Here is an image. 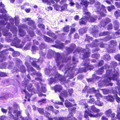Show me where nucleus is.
Instances as JSON below:
<instances>
[{
    "label": "nucleus",
    "mask_w": 120,
    "mask_h": 120,
    "mask_svg": "<svg viewBox=\"0 0 120 120\" xmlns=\"http://www.w3.org/2000/svg\"><path fill=\"white\" fill-rule=\"evenodd\" d=\"M100 49L98 47H97L93 49L92 50V52L93 53L97 52L98 51L100 50Z\"/></svg>",
    "instance_id": "obj_56"
},
{
    "label": "nucleus",
    "mask_w": 120,
    "mask_h": 120,
    "mask_svg": "<svg viewBox=\"0 0 120 120\" xmlns=\"http://www.w3.org/2000/svg\"><path fill=\"white\" fill-rule=\"evenodd\" d=\"M20 42V40L18 38L16 37L11 43V44L12 45H19Z\"/></svg>",
    "instance_id": "obj_12"
},
{
    "label": "nucleus",
    "mask_w": 120,
    "mask_h": 120,
    "mask_svg": "<svg viewBox=\"0 0 120 120\" xmlns=\"http://www.w3.org/2000/svg\"><path fill=\"white\" fill-rule=\"evenodd\" d=\"M32 84L30 83L27 86V89L29 91L33 92L34 91L35 89L32 88Z\"/></svg>",
    "instance_id": "obj_24"
},
{
    "label": "nucleus",
    "mask_w": 120,
    "mask_h": 120,
    "mask_svg": "<svg viewBox=\"0 0 120 120\" xmlns=\"http://www.w3.org/2000/svg\"><path fill=\"white\" fill-rule=\"evenodd\" d=\"M112 23L109 24L107 26V29L108 30H112Z\"/></svg>",
    "instance_id": "obj_61"
},
{
    "label": "nucleus",
    "mask_w": 120,
    "mask_h": 120,
    "mask_svg": "<svg viewBox=\"0 0 120 120\" xmlns=\"http://www.w3.org/2000/svg\"><path fill=\"white\" fill-rule=\"evenodd\" d=\"M90 109L94 113H98L100 111V109L96 108L94 105L91 106Z\"/></svg>",
    "instance_id": "obj_18"
},
{
    "label": "nucleus",
    "mask_w": 120,
    "mask_h": 120,
    "mask_svg": "<svg viewBox=\"0 0 120 120\" xmlns=\"http://www.w3.org/2000/svg\"><path fill=\"white\" fill-rule=\"evenodd\" d=\"M106 45L108 46V47L106 48L107 52L109 53H112L113 52V50L112 48L109 45L106 44Z\"/></svg>",
    "instance_id": "obj_36"
},
{
    "label": "nucleus",
    "mask_w": 120,
    "mask_h": 120,
    "mask_svg": "<svg viewBox=\"0 0 120 120\" xmlns=\"http://www.w3.org/2000/svg\"><path fill=\"white\" fill-rule=\"evenodd\" d=\"M95 99L93 98H91L88 100V103H90L91 104H94L95 103Z\"/></svg>",
    "instance_id": "obj_59"
},
{
    "label": "nucleus",
    "mask_w": 120,
    "mask_h": 120,
    "mask_svg": "<svg viewBox=\"0 0 120 120\" xmlns=\"http://www.w3.org/2000/svg\"><path fill=\"white\" fill-rule=\"evenodd\" d=\"M43 38L47 42H50L52 41V39L51 38L45 35H43Z\"/></svg>",
    "instance_id": "obj_31"
},
{
    "label": "nucleus",
    "mask_w": 120,
    "mask_h": 120,
    "mask_svg": "<svg viewBox=\"0 0 120 120\" xmlns=\"http://www.w3.org/2000/svg\"><path fill=\"white\" fill-rule=\"evenodd\" d=\"M12 106L14 110L15 109H18L20 108L19 105L17 104L15 102H14L13 103Z\"/></svg>",
    "instance_id": "obj_47"
},
{
    "label": "nucleus",
    "mask_w": 120,
    "mask_h": 120,
    "mask_svg": "<svg viewBox=\"0 0 120 120\" xmlns=\"http://www.w3.org/2000/svg\"><path fill=\"white\" fill-rule=\"evenodd\" d=\"M97 113L95 114V118L100 117L103 114V113L102 112Z\"/></svg>",
    "instance_id": "obj_54"
},
{
    "label": "nucleus",
    "mask_w": 120,
    "mask_h": 120,
    "mask_svg": "<svg viewBox=\"0 0 120 120\" xmlns=\"http://www.w3.org/2000/svg\"><path fill=\"white\" fill-rule=\"evenodd\" d=\"M38 50V46H36L34 45L32 46L31 50L33 53H34L36 51Z\"/></svg>",
    "instance_id": "obj_33"
},
{
    "label": "nucleus",
    "mask_w": 120,
    "mask_h": 120,
    "mask_svg": "<svg viewBox=\"0 0 120 120\" xmlns=\"http://www.w3.org/2000/svg\"><path fill=\"white\" fill-rule=\"evenodd\" d=\"M87 31V29L86 27H83L80 28L79 30V34L82 35L83 34L85 33Z\"/></svg>",
    "instance_id": "obj_22"
},
{
    "label": "nucleus",
    "mask_w": 120,
    "mask_h": 120,
    "mask_svg": "<svg viewBox=\"0 0 120 120\" xmlns=\"http://www.w3.org/2000/svg\"><path fill=\"white\" fill-rule=\"evenodd\" d=\"M112 38L111 36H106L105 38H102L101 40L104 42L107 41Z\"/></svg>",
    "instance_id": "obj_38"
},
{
    "label": "nucleus",
    "mask_w": 120,
    "mask_h": 120,
    "mask_svg": "<svg viewBox=\"0 0 120 120\" xmlns=\"http://www.w3.org/2000/svg\"><path fill=\"white\" fill-rule=\"evenodd\" d=\"M22 61L19 59H16L15 64L16 65H19L22 64Z\"/></svg>",
    "instance_id": "obj_52"
},
{
    "label": "nucleus",
    "mask_w": 120,
    "mask_h": 120,
    "mask_svg": "<svg viewBox=\"0 0 120 120\" xmlns=\"http://www.w3.org/2000/svg\"><path fill=\"white\" fill-rule=\"evenodd\" d=\"M98 27H94L92 28V31L90 32V33L93 35L94 37H96V35L98 34Z\"/></svg>",
    "instance_id": "obj_8"
},
{
    "label": "nucleus",
    "mask_w": 120,
    "mask_h": 120,
    "mask_svg": "<svg viewBox=\"0 0 120 120\" xmlns=\"http://www.w3.org/2000/svg\"><path fill=\"white\" fill-rule=\"evenodd\" d=\"M87 21L85 16L82 17L79 20V24L80 25H86Z\"/></svg>",
    "instance_id": "obj_9"
},
{
    "label": "nucleus",
    "mask_w": 120,
    "mask_h": 120,
    "mask_svg": "<svg viewBox=\"0 0 120 120\" xmlns=\"http://www.w3.org/2000/svg\"><path fill=\"white\" fill-rule=\"evenodd\" d=\"M62 57L60 54H57L56 56V60H59L61 59Z\"/></svg>",
    "instance_id": "obj_57"
},
{
    "label": "nucleus",
    "mask_w": 120,
    "mask_h": 120,
    "mask_svg": "<svg viewBox=\"0 0 120 120\" xmlns=\"http://www.w3.org/2000/svg\"><path fill=\"white\" fill-rule=\"evenodd\" d=\"M22 112V111L18 110V109H15L14 110L13 113L14 114H15L14 116L15 117L19 118L18 117L21 115Z\"/></svg>",
    "instance_id": "obj_15"
},
{
    "label": "nucleus",
    "mask_w": 120,
    "mask_h": 120,
    "mask_svg": "<svg viewBox=\"0 0 120 120\" xmlns=\"http://www.w3.org/2000/svg\"><path fill=\"white\" fill-rule=\"evenodd\" d=\"M95 5L96 9V12L101 16H105L106 15L104 13H106L107 11L105 6L102 5L101 7L100 3H98L95 4Z\"/></svg>",
    "instance_id": "obj_2"
},
{
    "label": "nucleus",
    "mask_w": 120,
    "mask_h": 120,
    "mask_svg": "<svg viewBox=\"0 0 120 120\" xmlns=\"http://www.w3.org/2000/svg\"><path fill=\"white\" fill-rule=\"evenodd\" d=\"M53 6L54 7V9L57 11H61V6L60 5H57V4H55L53 5Z\"/></svg>",
    "instance_id": "obj_35"
},
{
    "label": "nucleus",
    "mask_w": 120,
    "mask_h": 120,
    "mask_svg": "<svg viewBox=\"0 0 120 120\" xmlns=\"http://www.w3.org/2000/svg\"><path fill=\"white\" fill-rule=\"evenodd\" d=\"M109 42L110 45L113 47L116 46L117 45V42L114 40H111Z\"/></svg>",
    "instance_id": "obj_48"
},
{
    "label": "nucleus",
    "mask_w": 120,
    "mask_h": 120,
    "mask_svg": "<svg viewBox=\"0 0 120 120\" xmlns=\"http://www.w3.org/2000/svg\"><path fill=\"white\" fill-rule=\"evenodd\" d=\"M28 33L29 34L30 36L31 37H33L35 35V33L33 31H28Z\"/></svg>",
    "instance_id": "obj_53"
},
{
    "label": "nucleus",
    "mask_w": 120,
    "mask_h": 120,
    "mask_svg": "<svg viewBox=\"0 0 120 120\" xmlns=\"http://www.w3.org/2000/svg\"><path fill=\"white\" fill-rule=\"evenodd\" d=\"M107 99L111 102H112L114 101V98L112 96L109 95L106 96Z\"/></svg>",
    "instance_id": "obj_34"
},
{
    "label": "nucleus",
    "mask_w": 120,
    "mask_h": 120,
    "mask_svg": "<svg viewBox=\"0 0 120 120\" xmlns=\"http://www.w3.org/2000/svg\"><path fill=\"white\" fill-rule=\"evenodd\" d=\"M90 87L89 86L87 85H86L84 88L82 90V93H84L87 92V93H89Z\"/></svg>",
    "instance_id": "obj_30"
},
{
    "label": "nucleus",
    "mask_w": 120,
    "mask_h": 120,
    "mask_svg": "<svg viewBox=\"0 0 120 120\" xmlns=\"http://www.w3.org/2000/svg\"><path fill=\"white\" fill-rule=\"evenodd\" d=\"M84 67L82 68V71L85 72H86L87 71L89 70H92L93 68V66L89 65V64H87L86 63H85L84 64Z\"/></svg>",
    "instance_id": "obj_7"
},
{
    "label": "nucleus",
    "mask_w": 120,
    "mask_h": 120,
    "mask_svg": "<svg viewBox=\"0 0 120 120\" xmlns=\"http://www.w3.org/2000/svg\"><path fill=\"white\" fill-rule=\"evenodd\" d=\"M67 5L66 4H64L62 7H61V10L60 11H62L65 10L67 8Z\"/></svg>",
    "instance_id": "obj_49"
},
{
    "label": "nucleus",
    "mask_w": 120,
    "mask_h": 120,
    "mask_svg": "<svg viewBox=\"0 0 120 120\" xmlns=\"http://www.w3.org/2000/svg\"><path fill=\"white\" fill-rule=\"evenodd\" d=\"M16 70V71H20L22 73H25L26 72V68L25 66L23 65H22L19 68V70L18 69H15Z\"/></svg>",
    "instance_id": "obj_19"
},
{
    "label": "nucleus",
    "mask_w": 120,
    "mask_h": 120,
    "mask_svg": "<svg viewBox=\"0 0 120 120\" xmlns=\"http://www.w3.org/2000/svg\"><path fill=\"white\" fill-rule=\"evenodd\" d=\"M97 91L95 88L94 87H92L91 88H90L89 90V93H90L93 92H95Z\"/></svg>",
    "instance_id": "obj_60"
},
{
    "label": "nucleus",
    "mask_w": 120,
    "mask_h": 120,
    "mask_svg": "<svg viewBox=\"0 0 120 120\" xmlns=\"http://www.w3.org/2000/svg\"><path fill=\"white\" fill-rule=\"evenodd\" d=\"M104 71L102 68L101 67V68L98 69V70H96L95 72L98 75H102L104 72Z\"/></svg>",
    "instance_id": "obj_23"
},
{
    "label": "nucleus",
    "mask_w": 120,
    "mask_h": 120,
    "mask_svg": "<svg viewBox=\"0 0 120 120\" xmlns=\"http://www.w3.org/2000/svg\"><path fill=\"white\" fill-rule=\"evenodd\" d=\"M95 105L98 106H102L104 105L103 103L100 101L99 100H97L95 102Z\"/></svg>",
    "instance_id": "obj_25"
},
{
    "label": "nucleus",
    "mask_w": 120,
    "mask_h": 120,
    "mask_svg": "<svg viewBox=\"0 0 120 120\" xmlns=\"http://www.w3.org/2000/svg\"><path fill=\"white\" fill-rule=\"evenodd\" d=\"M109 34V32L108 31H104L101 32L99 34V35L100 36H105Z\"/></svg>",
    "instance_id": "obj_40"
},
{
    "label": "nucleus",
    "mask_w": 120,
    "mask_h": 120,
    "mask_svg": "<svg viewBox=\"0 0 120 120\" xmlns=\"http://www.w3.org/2000/svg\"><path fill=\"white\" fill-rule=\"evenodd\" d=\"M54 90L56 93L57 92L60 93L62 90V87L60 85H56L54 87Z\"/></svg>",
    "instance_id": "obj_11"
},
{
    "label": "nucleus",
    "mask_w": 120,
    "mask_h": 120,
    "mask_svg": "<svg viewBox=\"0 0 120 120\" xmlns=\"http://www.w3.org/2000/svg\"><path fill=\"white\" fill-rule=\"evenodd\" d=\"M89 113L88 111L87 110H85L84 111V117L86 119L88 120L89 119L88 116H89Z\"/></svg>",
    "instance_id": "obj_42"
},
{
    "label": "nucleus",
    "mask_w": 120,
    "mask_h": 120,
    "mask_svg": "<svg viewBox=\"0 0 120 120\" xmlns=\"http://www.w3.org/2000/svg\"><path fill=\"white\" fill-rule=\"evenodd\" d=\"M102 59L105 61H108L111 59V57L109 55L106 54L104 55L102 57Z\"/></svg>",
    "instance_id": "obj_21"
},
{
    "label": "nucleus",
    "mask_w": 120,
    "mask_h": 120,
    "mask_svg": "<svg viewBox=\"0 0 120 120\" xmlns=\"http://www.w3.org/2000/svg\"><path fill=\"white\" fill-rule=\"evenodd\" d=\"M45 109L47 111H53L54 110V107L52 105H48L45 108Z\"/></svg>",
    "instance_id": "obj_26"
},
{
    "label": "nucleus",
    "mask_w": 120,
    "mask_h": 120,
    "mask_svg": "<svg viewBox=\"0 0 120 120\" xmlns=\"http://www.w3.org/2000/svg\"><path fill=\"white\" fill-rule=\"evenodd\" d=\"M113 73L112 69L106 70L104 81L105 83H106L110 82L111 79L115 80H117L118 77L117 74L114 73L112 75Z\"/></svg>",
    "instance_id": "obj_1"
},
{
    "label": "nucleus",
    "mask_w": 120,
    "mask_h": 120,
    "mask_svg": "<svg viewBox=\"0 0 120 120\" xmlns=\"http://www.w3.org/2000/svg\"><path fill=\"white\" fill-rule=\"evenodd\" d=\"M64 47V44L63 43H61L58 45V48L59 49H63Z\"/></svg>",
    "instance_id": "obj_63"
},
{
    "label": "nucleus",
    "mask_w": 120,
    "mask_h": 120,
    "mask_svg": "<svg viewBox=\"0 0 120 120\" xmlns=\"http://www.w3.org/2000/svg\"><path fill=\"white\" fill-rule=\"evenodd\" d=\"M31 18H27L26 19V21H28L27 24L31 26L32 29L34 30L36 29V27L34 22L31 20Z\"/></svg>",
    "instance_id": "obj_5"
},
{
    "label": "nucleus",
    "mask_w": 120,
    "mask_h": 120,
    "mask_svg": "<svg viewBox=\"0 0 120 120\" xmlns=\"http://www.w3.org/2000/svg\"><path fill=\"white\" fill-rule=\"evenodd\" d=\"M91 57L93 58L98 59L100 57V54L98 53H94L92 55Z\"/></svg>",
    "instance_id": "obj_45"
},
{
    "label": "nucleus",
    "mask_w": 120,
    "mask_h": 120,
    "mask_svg": "<svg viewBox=\"0 0 120 120\" xmlns=\"http://www.w3.org/2000/svg\"><path fill=\"white\" fill-rule=\"evenodd\" d=\"M60 94L61 95L64 97L66 98L67 97L68 95V92L66 90H63L60 93Z\"/></svg>",
    "instance_id": "obj_27"
},
{
    "label": "nucleus",
    "mask_w": 120,
    "mask_h": 120,
    "mask_svg": "<svg viewBox=\"0 0 120 120\" xmlns=\"http://www.w3.org/2000/svg\"><path fill=\"white\" fill-rule=\"evenodd\" d=\"M32 75H36L37 76L40 77L42 76L41 74L39 72H37L36 71V72H33L32 74Z\"/></svg>",
    "instance_id": "obj_58"
},
{
    "label": "nucleus",
    "mask_w": 120,
    "mask_h": 120,
    "mask_svg": "<svg viewBox=\"0 0 120 120\" xmlns=\"http://www.w3.org/2000/svg\"><path fill=\"white\" fill-rule=\"evenodd\" d=\"M114 14L116 18L120 16V10H118L114 12Z\"/></svg>",
    "instance_id": "obj_41"
},
{
    "label": "nucleus",
    "mask_w": 120,
    "mask_h": 120,
    "mask_svg": "<svg viewBox=\"0 0 120 120\" xmlns=\"http://www.w3.org/2000/svg\"><path fill=\"white\" fill-rule=\"evenodd\" d=\"M38 111L39 113L41 114L44 115L45 114L44 109L43 108H37Z\"/></svg>",
    "instance_id": "obj_37"
},
{
    "label": "nucleus",
    "mask_w": 120,
    "mask_h": 120,
    "mask_svg": "<svg viewBox=\"0 0 120 120\" xmlns=\"http://www.w3.org/2000/svg\"><path fill=\"white\" fill-rule=\"evenodd\" d=\"M56 78V77L55 76L54 78L51 77L48 79V80L49 84H51L52 83H53V82L55 81V79Z\"/></svg>",
    "instance_id": "obj_43"
},
{
    "label": "nucleus",
    "mask_w": 120,
    "mask_h": 120,
    "mask_svg": "<svg viewBox=\"0 0 120 120\" xmlns=\"http://www.w3.org/2000/svg\"><path fill=\"white\" fill-rule=\"evenodd\" d=\"M19 35L21 37L24 36L25 35L26 33L25 32L21 29L19 30Z\"/></svg>",
    "instance_id": "obj_46"
},
{
    "label": "nucleus",
    "mask_w": 120,
    "mask_h": 120,
    "mask_svg": "<svg viewBox=\"0 0 120 120\" xmlns=\"http://www.w3.org/2000/svg\"><path fill=\"white\" fill-rule=\"evenodd\" d=\"M111 22L110 19L108 18H106L104 20L102 21L101 26L104 27L107 24L110 23Z\"/></svg>",
    "instance_id": "obj_10"
},
{
    "label": "nucleus",
    "mask_w": 120,
    "mask_h": 120,
    "mask_svg": "<svg viewBox=\"0 0 120 120\" xmlns=\"http://www.w3.org/2000/svg\"><path fill=\"white\" fill-rule=\"evenodd\" d=\"M57 78L61 82H65L66 81L65 78L62 75H59Z\"/></svg>",
    "instance_id": "obj_39"
},
{
    "label": "nucleus",
    "mask_w": 120,
    "mask_h": 120,
    "mask_svg": "<svg viewBox=\"0 0 120 120\" xmlns=\"http://www.w3.org/2000/svg\"><path fill=\"white\" fill-rule=\"evenodd\" d=\"M118 65V64L116 62L114 61H112L111 62L110 64V66L111 67H113L114 68Z\"/></svg>",
    "instance_id": "obj_28"
},
{
    "label": "nucleus",
    "mask_w": 120,
    "mask_h": 120,
    "mask_svg": "<svg viewBox=\"0 0 120 120\" xmlns=\"http://www.w3.org/2000/svg\"><path fill=\"white\" fill-rule=\"evenodd\" d=\"M6 27L8 29H9L11 27L10 30L13 33L15 31H16L17 29L16 27L15 26H11L9 23L8 24Z\"/></svg>",
    "instance_id": "obj_16"
},
{
    "label": "nucleus",
    "mask_w": 120,
    "mask_h": 120,
    "mask_svg": "<svg viewBox=\"0 0 120 120\" xmlns=\"http://www.w3.org/2000/svg\"><path fill=\"white\" fill-rule=\"evenodd\" d=\"M83 14L87 15L85 16L87 21L89 22H93L95 20V18L90 15V13L88 11L84 12Z\"/></svg>",
    "instance_id": "obj_4"
},
{
    "label": "nucleus",
    "mask_w": 120,
    "mask_h": 120,
    "mask_svg": "<svg viewBox=\"0 0 120 120\" xmlns=\"http://www.w3.org/2000/svg\"><path fill=\"white\" fill-rule=\"evenodd\" d=\"M80 4L85 6L82 8L83 11L84 12L88 11L87 8L89 4L88 2L86 0H81Z\"/></svg>",
    "instance_id": "obj_6"
},
{
    "label": "nucleus",
    "mask_w": 120,
    "mask_h": 120,
    "mask_svg": "<svg viewBox=\"0 0 120 120\" xmlns=\"http://www.w3.org/2000/svg\"><path fill=\"white\" fill-rule=\"evenodd\" d=\"M29 82V81L28 79H26L23 81L22 85L25 87L26 88L27 86V85Z\"/></svg>",
    "instance_id": "obj_44"
},
{
    "label": "nucleus",
    "mask_w": 120,
    "mask_h": 120,
    "mask_svg": "<svg viewBox=\"0 0 120 120\" xmlns=\"http://www.w3.org/2000/svg\"><path fill=\"white\" fill-rule=\"evenodd\" d=\"M31 65L34 67L36 68L38 70L40 69V67L38 65H37L36 62L35 61H33L31 63Z\"/></svg>",
    "instance_id": "obj_32"
},
{
    "label": "nucleus",
    "mask_w": 120,
    "mask_h": 120,
    "mask_svg": "<svg viewBox=\"0 0 120 120\" xmlns=\"http://www.w3.org/2000/svg\"><path fill=\"white\" fill-rule=\"evenodd\" d=\"M64 105L65 106L68 108L71 107L73 106V104L71 102L68 101H66L64 103Z\"/></svg>",
    "instance_id": "obj_20"
},
{
    "label": "nucleus",
    "mask_w": 120,
    "mask_h": 120,
    "mask_svg": "<svg viewBox=\"0 0 120 120\" xmlns=\"http://www.w3.org/2000/svg\"><path fill=\"white\" fill-rule=\"evenodd\" d=\"M70 26L68 25L65 26L63 28V32H68L69 31Z\"/></svg>",
    "instance_id": "obj_29"
},
{
    "label": "nucleus",
    "mask_w": 120,
    "mask_h": 120,
    "mask_svg": "<svg viewBox=\"0 0 120 120\" xmlns=\"http://www.w3.org/2000/svg\"><path fill=\"white\" fill-rule=\"evenodd\" d=\"M114 58L116 60L120 61V54H117L115 56Z\"/></svg>",
    "instance_id": "obj_62"
},
{
    "label": "nucleus",
    "mask_w": 120,
    "mask_h": 120,
    "mask_svg": "<svg viewBox=\"0 0 120 120\" xmlns=\"http://www.w3.org/2000/svg\"><path fill=\"white\" fill-rule=\"evenodd\" d=\"M39 47L41 49H44L46 47V44L43 42L42 43L39 45Z\"/></svg>",
    "instance_id": "obj_55"
},
{
    "label": "nucleus",
    "mask_w": 120,
    "mask_h": 120,
    "mask_svg": "<svg viewBox=\"0 0 120 120\" xmlns=\"http://www.w3.org/2000/svg\"><path fill=\"white\" fill-rule=\"evenodd\" d=\"M8 116L10 118H12L14 120H19V118H17V117H15L12 114H9Z\"/></svg>",
    "instance_id": "obj_51"
},
{
    "label": "nucleus",
    "mask_w": 120,
    "mask_h": 120,
    "mask_svg": "<svg viewBox=\"0 0 120 120\" xmlns=\"http://www.w3.org/2000/svg\"><path fill=\"white\" fill-rule=\"evenodd\" d=\"M105 114L108 117H111L113 114L112 113V111L111 109H109L106 111L105 112Z\"/></svg>",
    "instance_id": "obj_17"
},
{
    "label": "nucleus",
    "mask_w": 120,
    "mask_h": 120,
    "mask_svg": "<svg viewBox=\"0 0 120 120\" xmlns=\"http://www.w3.org/2000/svg\"><path fill=\"white\" fill-rule=\"evenodd\" d=\"M114 27V30H117L119 28L120 26V23L117 20H115L113 22Z\"/></svg>",
    "instance_id": "obj_13"
},
{
    "label": "nucleus",
    "mask_w": 120,
    "mask_h": 120,
    "mask_svg": "<svg viewBox=\"0 0 120 120\" xmlns=\"http://www.w3.org/2000/svg\"><path fill=\"white\" fill-rule=\"evenodd\" d=\"M89 45V44H87L86 49H83L81 50V52L83 53L82 54L83 58L84 59L88 58L90 56V52L89 51L90 50L89 48H87V47Z\"/></svg>",
    "instance_id": "obj_3"
},
{
    "label": "nucleus",
    "mask_w": 120,
    "mask_h": 120,
    "mask_svg": "<svg viewBox=\"0 0 120 120\" xmlns=\"http://www.w3.org/2000/svg\"><path fill=\"white\" fill-rule=\"evenodd\" d=\"M21 92L22 94L23 93V92H24L25 94H26L25 98L26 99L27 98V97L28 98H30L32 95V93L30 94L28 93L27 91L26 90V89H22L21 90Z\"/></svg>",
    "instance_id": "obj_14"
},
{
    "label": "nucleus",
    "mask_w": 120,
    "mask_h": 120,
    "mask_svg": "<svg viewBox=\"0 0 120 120\" xmlns=\"http://www.w3.org/2000/svg\"><path fill=\"white\" fill-rule=\"evenodd\" d=\"M117 92H116V94H115L116 97L115 98L116 101L118 103H119L120 102V98L118 97L117 96Z\"/></svg>",
    "instance_id": "obj_64"
},
{
    "label": "nucleus",
    "mask_w": 120,
    "mask_h": 120,
    "mask_svg": "<svg viewBox=\"0 0 120 120\" xmlns=\"http://www.w3.org/2000/svg\"><path fill=\"white\" fill-rule=\"evenodd\" d=\"M95 96L96 97L97 100H98L100 98H102L103 96L100 93H97L95 95Z\"/></svg>",
    "instance_id": "obj_50"
}]
</instances>
